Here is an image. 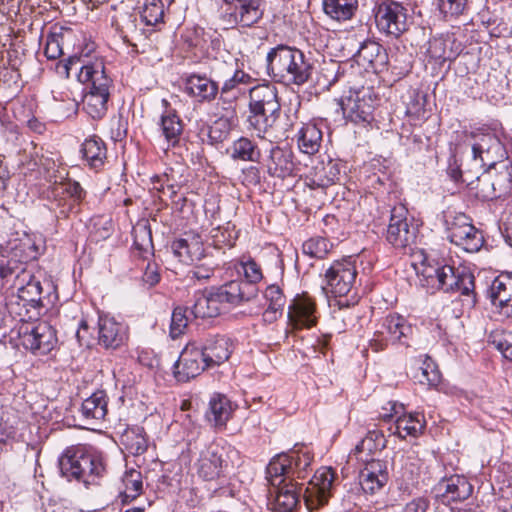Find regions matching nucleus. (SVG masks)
Wrapping results in <instances>:
<instances>
[{"label":"nucleus","instance_id":"nucleus-43","mask_svg":"<svg viewBox=\"0 0 512 512\" xmlns=\"http://www.w3.org/2000/svg\"><path fill=\"white\" fill-rule=\"evenodd\" d=\"M229 153L235 161L259 162L261 159V151L258 145L244 136L232 143Z\"/></svg>","mask_w":512,"mask_h":512},{"label":"nucleus","instance_id":"nucleus-30","mask_svg":"<svg viewBox=\"0 0 512 512\" xmlns=\"http://www.w3.org/2000/svg\"><path fill=\"white\" fill-rule=\"evenodd\" d=\"M386 447V439L382 431L370 430L366 436L351 450L349 458L358 462H368Z\"/></svg>","mask_w":512,"mask_h":512},{"label":"nucleus","instance_id":"nucleus-64","mask_svg":"<svg viewBox=\"0 0 512 512\" xmlns=\"http://www.w3.org/2000/svg\"><path fill=\"white\" fill-rule=\"evenodd\" d=\"M166 184L160 177L156 178L154 189L162 192L164 195L168 194L170 198H173L178 191V186L174 183H169V179H166Z\"/></svg>","mask_w":512,"mask_h":512},{"label":"nucleus","instance_id":"nucleus-46","mask_svg":"<svg viewBox=\"0 0 512 512\" xmlns=\"http://www.w3.org/2000/svg\"><path fill=\"white\" fill-rule=\"evenodd\" d=\"M72 36V30L60 27L59 31H53L46 37L44 54L48 59H57L63 54V45Z\"/></svg>","mask_w":512,"mask_h":512},{"label":"nucleus","instance_id":"nucleus-61","mask_svg":"<svg viewBox=\"0 0 512 512\" xmlns=\"http://www.w3.org/2000/svg\"><path fill=\"white\" fill-rule=\"evenodd\" d=\"M210 234L211 238L213 239V244L218 248H221L224 245H233L230 239L231 235L226 229L216 227L211 230Z\"/></svg>","mask_w":512,"mask_h":512},{"label":"nucleus","instance_id":"nucleus-55","mask_svg":"<svg viewBox=\"0 0 512 512\" xmlns=\"http://www.w3.org/2000/svg\"><path fill=\"white\" fill-rule=\"evenodd\" d=\"M364 464V469L369 471L367 475L378 476L377 481L379 483H387L389 479L387 463L381 459L375 458L372 460H368V462H362Z\"/></svg>","mask_w":512,"mask_h":512},{"label":"nucleus","instance_id":"nucleus-52","mask_svg":"<svg viewBox=\"0 0 512 512\" xmlns=\"http://www.w3.org/2000/svg\"><path fill=\"white\" fill-rule=\"evenodd\" d=\"M187 308L176 307L173 310L170 325V335L173 339L182 335L188 325Z\"/></svg>","mask_w":512,"mask_h":512},{"label":"nucleus","instance_id":"nucleus-3","mask_svg":"<svg viewBox=\"0 0 512 512\" xmlns=\"http://www.w3.org/2000/svg\"><path fill=\"white\" fill-rule=\"evenodd\" d=\"M248 109V129L253 130L259 138H264L280 118L281 104L277 88L272 84L251 88Z\"/></svg>","mask_w":512,"mask_h":512},{"label":"nucleus","instance_id":"nucleus-42","mask_svg":"<svg viewBox=\"0 0 512 512\" xmlns=\"http://www.w3.org/2000/svg\"><path fill=\"white\" fill-rule=\"evenodd\" d=\"M121 443L134 456L144 454L149 445L144 428L139 426L127 428L121 436Z\"/></svg>","mask_w":512,"mask_h":512},{"label":"nucleus","instance_id":"nucleus-32","mask_svg":"<svg viewBox=\"0 0 512 512\" xmlns=\"http://www.w3.org/2000/svg\"><path fill=\"white\" fill-rule=\"evenodd\" d=\"M108 397L103 390L94 392L91 396L84 399L80 408V418L86 424H96L105 419L108 412Z\"/></svg>","mask_w":512,"mask_h":512},{"label":"nucleus","instance_id":"nucleus-26","mask_svg":"<svg viewBox=\"0 0 512 512\" xmlns=\"http://www.w3.org/2000/svg\"><path fill=\"white\" fill-rule=\"evenodd\" d=\"M200 348L208 363V368H214L220 366L230 358L234 350V345L229 337L214 335L208 337Z\"/></svg>","mask_w":512,"mask_h":512},{"label":"nucleus","instance_id":"nucleus-2","mask_svg":"<svg viewBox=\"0 0 512 512\" xmlns=\"http://www.w3.org/2000/svg\"><path fill=\"white\" fill-rule=\"evenodd\" d=\"M266 68L274 81L297 86L307 83L314 69L303 51L286 44H278L267 52Z\"/></svg>","mask_w":512,"mask_h":512},{"label":"nucleus","instance_id":"nucleus-31","mask_svg":"<svg viewBox=\"0 0 512 512\" xmlns=\"http://www.w3.org/2000/svg\"><path fill=\"white\" fill-rule=\"evenodd\" d=\"M341 175V166L338 161L328 159L320 161L314 166L311 175L307 178V185L311 189L327 188L335 184Z\"/></svg>","mask_w":512,"mask_h":512},{"label":"nucleus","instance_id":"nucleus-22","mask_svg":"<svg viewBox=\"0 0 512 512\" xmlns=\"http://www.w3.org/2000/svg\"><path fill=\"white\" fill-rule=\"evenodd\" d=\"M334 480L335 473L331 468L323 467L315 473L304 494L305 504L310 511L328 503Z\"/></svg>","mask_w":512,"mask_h":512},{"label":"nucleus","instance_id":"nucleus-60","mask_svg":"<svg viewBox=\"0 0 512 512\" xmlns=\"http://www.w3.org/2000/svg\"><path fill=\"white\" fill-rule=\"evenodd\" d=\"M81 62V59L77 55L70 56L66 61H60L56 65V73L63 78H69L71 70L75 69L80 71V67H77Z\"/></svg>","mask_w":512,"mask_h":512},{"label":"nucleus","instance_id":"nucleus-18","mask_svg":"<svg viewBox=\"0 0 512 512\" xmlns=\"http://www.w3.org/2000/svg\"><path fill=\"white\" fill-rule=\"evenodd\" d=\"M357 270L351 258L334 261L325 273L328 292L334 297L347 295L356 280Z\"/></svg>","mask_w":512,"mask_h":512},{"label":"nucleus","instance_id":"nucleus-57","mask_svg":"<svg viewBox=\"0 0 512 512\" xmlns=\"http://www.w3.org/2000/svg\"><path fill=\"white\" fill-rule=\"evenodd\" d=\"M241 266L246 279L245 281L240 280L242 283H250L255 286L263 278L261 268L255 260L249 258L246 261H242Z\"/></svg>","mask_w":512,"mask_h":512},{"label":"nucleus","instance_id":"nucleus-17","mask_svg":"<svg viewBox=\"0 0 512 512\" xmlns=\"http://www.w3.org/2000/svg\"><path fill=\"white\" fill-rule=\"evenodd\" d=\"M84 197L85 191L78 182L71 180L61 182L52 190L50 210L58 219L68 218Z\"/></svg>","mask_w":512,"mask_h":512},{"label":"nucleus","instance_id":"nucleus-63","mask_svg":"<svg viewBox=\"0 0 512 512\" xmlns=\"http://www.w3.org/2000/svg\"><path fill=\"white\" fill-rule=\"evenodd\" d=\"M143 282L150 287L156 285L160 281L159 267L156 263H148L143 274Z\"/></svg>","mask_w":512,"mask_h":512},{"label":"nucleus","instance_id":"nucleus-10","mask_svg":"<svg viewBox=\"0 0 512 512\" xmlns=\"http://www.w3.org/2000/svg\"><path fill=\"white\" fill-rule=\"evenodd\" d=\"M312 456L308 452L300 453L293 450L289 454L274 457L266 468V479L273 484H281L288 479L304 478L311 465Z\"/></svg>","mask_w":512,"mask_h":512},{"label":"nucleus","instance_id":"nucleus-51","mask_svg":"<svg viewBox=\"0 0 512 512\" xmlns=\"http://www.w3.org/2000/svg\"><path fill=\"white\" fill-rule=\"evenodd\" d=\"M332 244L328 239L316 236L306 240L302 245V251L305 255L316 258L323 259L330 251Z\"/></svg>","mask_w":512,"mask_h":512},{"label":"nucleus","instance_id":"nucleus-8","mask_svg":"<svg viewBox=\"0 0 512 512\" xmlns=\"http://www.w3.org/2000/svg\"><path fill=\"white\" fill-rule=\"evenodd\" d=\"M378 97L372 87H361L349 90L339 101L346 119L355 124H369L374 119V110L378 105Z\"/></svg>","mask_w":512,"mask_h":512},{"label":"nucleus","instance_id":"nucleus-20","mask_svg":"<svg viewBox=\"0 0 512 512\" xmlns=\"http://www.w3.org/2000/svg\"><path fill=\"white\" fill-rule=\"evenodd\" d=\"M174 377L179 382H187L209 369L205 356L196 342L188 343L174 364Z\"/></svg>","mask_w":512,"mask_h":512},{"label":"nucleus","instance_id":"nucleus-24","mask_svg":"<svg viewBox=\"0 0 512 512\" xmlns=\"http://www.w3.org/2000/svg\"><path fill=\"white\" fill-rule=\"evenodd\" d=\"M268 505L277 512H291L298 504L300 491L293 479L285 477L281 484H273L268 481Z\"/></svg>","mask_w":512,"mask_h":512},{"label":"nucleus","instance_id":"nucleus-5","mask_svg":"<svg viewBox=\"0 0 512 512\" xmlns=\"http://www.w3.org/2000/svg\"><path fill=\"white\" fill-rule=\"evenodd\" d=\"M30 279L25 282H18L17 295L13 296L7 303V309L24 320L40 315V310L52 304V293L54 286L49 281L42 283L30 271Z\"/></svg>","mask_w":512,"mask_h":512},{"label":"nucleus","instance_id":"nucleus-50","mask_svg":"<svg viewBox=\"0 0 512 512\" xmlns=\"http://www.w3.org/2000/svg\"><path fill=\"white\" fill-rule=\"evenodd\" d=\"M471 0H435L440 14L445 19H454L466 13Z\"/></svg>","mask_w":512,"mask_h":512},{"label":"nucleus","instance_id":"nucleus-1","mask_svg":"<svg viewBox=\"0 0 512 512\" xmlns=\"http://www.w3.org/2000/svg\"><path fill=\"white\" fill-rule=\"evenodd\" d=\"M413 267L418 285L427 293L434 294L438 290L445 293H459L464 297V305L468 307L475 305V278L466 268L430 263L426 257L420 263L413 264Z\"/></svg>","mask_w":512,"mask_h":512},{"label":"nucleus","instance_id":"nucleus-59","mask_svg":"<svg viewBox=\"0 0 512 512\" xmlns=\"http://www.w3.org/2000/svg\"><path fill=\"white\" fill-rule=\"evenodd\" d=\"M134 245L139 250H148L152 246V236L147 226L134 228Z\"/></svg>","mask_w":512,"mask_h":512},{"label":"nucleus","instance_id":"nucleus-33","mask_svg":"<svg viewBox=\"0 0 512 512\" xmlns=\"http://www.w3.org/2000/svg\"><path fill=\"white\" fill-rule=\"evenodd\" d=\"M98 326L99 343L106 348L116 349L122 345L127 338V327L117 322L114 318L100 316Z\"/></svg>","mask_w":512,"mask_h":512},{"label":"nucleus","instance_id":"nucleus-13","mask_svg":"<svg viewBox=\"0 0 512 512\" xmlns=\"http://www.w3.org/2000/svg\"><path fill=\"white\" fill-rule=\"evenodd\" d=\"M412 335L413 327L407 323L404 317L390 314L378 323L371 345L375 350H382L389 343L409 347Z\"/></svg>","mask_w":512,"mask_h":512},{"label":"nucleus","instance_id":"nucleus-47","mask_svg":"<svg viewBox=\"0 0 512 512\" xmlns=\"http://www.w3.org/2000/svg\"><path fill=\"white\" fill-rule=\"evenodd\" d=\"M487 342L493 345L508 360L512 361V332L494 329L487 335Z\"/></svg>","mask_w":512,"mask_h":512},{"label":"nucleus","instance_id":"nucleus-35","mask_svg":"<svg viewBox=\"0 0 512 512\" xmlns=\"http://www.w3.org/2000/svg\"><path fill=\"white\" fill-rule=\"evenodd\" d=\"M162 105L166 110L160 118V130L168 147H175L180 142L184 125L177 112L169 108V102L166 99L162 100Z\"/></svg>","mask_w":512,"mask_h":512},{"label":"nucleus","instance_id":"nucleus-29","mask_svg":"<svg viewBox=\"0 0 512 512\" xmlns=\"http://www.w3.org/2000/svg\"><path fill=\"white\" fill-rule=\"evenodd\" d=\"M265 166L271 177L285 179L292 176L295 169L292 151L280 146H273L265 160Z\"/></svg>","mask_w":512,"mask_h":512},{"label":"nucleus","instance_id":"nucleus-45","mask_svg":"<svg viewBox=\"0 0 512 512\" xmlns=\"http://www.w3.org/2000/svg\"><path fill=\"white\" fill-rule=\"evenodd\" d=\"M357 7L358 0H323L324 12L337 21L351 19Z\"/></svg>","mask_w":512,"mask_h":512},{"label":"nucleus","instance_id":"nucleus-37","mask_svg":"<svg viewBox=\"0 0 512 512\" xmlns=\"http://www.w3.org/2000/svg\"><path fill=\"white\" fill-rule=\"evenodd\" d=\"M193 301L190 313L195 318H213L222 314L212 288L197 291L193 296Z\"/></svg>","mask_w":512,"mask_h":512},{"label":"nucleus","instance_id":"nucleus-56","mask_svg":"<svg viewBox=\"0 0 512 512\" xmlns=\"http://www.w3.org/2000/svg\"><path fill=\"white\" fill-rule=\"evenodd\" d=\"M264 295L267 301H269V310L277 312L283 309L285 298L278 285H269L266 288Z\"/></svg>","mask_w":512,"mask_h":512},{"label":"nucleus","instance_id":"nucleus-28","mask_svg":"<svg viewBox=\"0 0 512 512\" xmlns=\"http://www.w3.org/2000/svg\"><path fill=\"white\" fill-rule=\"evenodd\" d=\"M462 51V44L453 34L441 35L428 43L427 55L430 59L443 64L455 60Z\"/></svg>","mask_w":512,"mask_h":512},{"label":"nucleus","instance_id":"nucleus-39","mask_svg":"<svg viewBox=\"0 0 512 512\" xmlns=\"http://www.w3.org/2000/svg\"><path fill=\"white\" fill-rule=\"evenodd\" d=\"M490 298L493 305L500 308L501 313L512 317V279L496 278L490 288Z\"/></svg>","mask_w":512,"mask_h":512},{"label":"nucleus","instance_id":"nucleus-4","mask_svg":"<svg viewBox=\"0 0 512 512\" xmlns=\"http://www.w3.org/2000/svg\"><path fill=\"white\" fill-rule=\"evenodd\" d=\"M81 83L89 84L88 91L83 97V109L93 119H101L108 110L112 80L105 72L102 61L83 64L77 73Z\"/></svg>","mask_w":512,"mask_h":512},{"label":"nucleus","instance_id":"nucleus-62","mask_svg":"<svg viewBox=\"0 0 512 512\" xmlns=\"http://www.w3.org/2000/svg\"><path fill=\"white\" fill-rule=\"evenodd\" d=\"M404 411V406L395 401H389L386 406L382 407L379 417L384 421L390 420L392 417H398Z\"/></svg>","mask_w":512,"mask_h":512},{"label":"nucleus","instance_id":"nucleus-25","mask_svg":"<svg viewBox=\"0 0 512 512\" xmlns=\"http://www.w3.org/2000/svg\"><path fill=\"white\" fill-rule=\"evenodd\" d=\"M315 302L306 294L297 295L288 308V320L293 328H311L317 323Z\"/></svg>","mask_w":512,"mask_h":512},{"label":"nucleus","instance_id":"nucleus-44","mask_svg":"<svg viewBox=\"0 0 512 512\" xmlns=\"http://www.w3.org/2000/svg\"><path fill=\"white\" fill-rule=\"evenodd\" d=\"M321 141L322 132L315 124H306L298 132V147L305 154L318 152Z\"/></svg>","mask_w":512,"mask_h":512},{"label":"nucleus","instance_id":"nucleus-41","mask_svg":"<svg viewBox=\"0 0 512 512\" xmlns=\"http://www.w3.org/2000/svg\"><path fill=\"white\" fill-rule=\"evenodd\" d=\"M425 429V419L420 413H401L395 421V434L405 439L407 436L417 437Z\"/></svg>","mask_w":512,"mask_h":512},{"label":"nucleus","instance_id":"nucleus-6","mask_svg":"<svg viewBox=\"0 0 512 512\" xmlns=\"http://www.w3.org/2000/svg\"><path fill=\"white\" fill-rule=\"evenodd\" d=\"M58 462L62 476L69 481L82 482L86 488L97 485L105 472L101 458L88 453L81 446L67 448Z\"/></svg>","mask_w":512,"mask_h":512},{"label":"nucleus","instance_id":"nucleus-23","mask_svg":"<svg viewBox=\"0 0 512 512\" xmlns=\"http://www.w3.org/2000/svg\"><path fill=\"white\" fill-rule=\"evenodd\" d=\"M433 492L443 503L462 502L473 493V485L464 475L454 474L441 478Z\"/></svg>","mask_w":512,"mask_h":512},{"label":"nucleus","instance_id":"nucleus-12","mask_svg":"<svg viewBox=\"0 0 512 512\" xmlns=\"http://www.w3.org/2000/svg\"><path fill=\"white\" fill-rule=\"evenodd\" d=\"M471 137L473 160L481 166L492 168L507 157L506 148L493 129L479 128L471 133Z\"/></svg>","mask_w":512,"mask_h":512},{"label":"nucleus","instance_id":"nucleus-11","mask_svg":"<svg viewBox=\"0 0 512 512\" xmlns=\"http://www.w3.org/2000/svg\"><path fill=\"white\" fill-rule=\"evenodd\" d=\"M226 8L220 15L224 28H251L264 15V0H223Z\"/></svg>","mask_w":512,"mask_h":512},{"label":"nucleus","instance_id":"nucleus-34","mask_svg":"<svg viewBox=\"0 0 512 512\" xmlns=\"http://www.w3.org/2000/svg\"><path fill=\"white\" fill-rule=\"evenodd\" d=\"M357 62L365 69H372L375 72H381L387 62L388 55L385 49L377 42H364L357 52Z\"/></svg>","mask_w":512,"mask_h":512},{"label":"nucleus","instance_id":"nucleus-16","mask_svg":"<svg viewBox=\"0 0 512 512\" xmlns=\"http://www.w3.org/2000/svg\"><path fill=\"white\" fill-rule=\"evenodd\" d=\"M19 337L23 347L34 355H46L57 344L55 329L45 321L21 326Z\"/></svg>","mask_w":512,"mask_h":512},{"label":"nucleus","instance_id":"nucleus-49","mask_svg":"<svg viewBox=\"0 0 512 512\" xmlns=\"http://www.w3.org/2000/svg\"><path fill=\"white\" fill-rule=\"evenodd\" d=\"M122 483L124 485L122 494L125 499L133 500L142 493L143 482L140 471L136 469L127 470L122 477Z\"/></svg>","mask_w":512,"mask_h":512},{"label":"nucleus","instance_id":"nucleus-54","mask_svg":"<svg viewBox=\"0 0 512 512\" xmlns=\"http://www.w3.org/2000/svg\"><path fill=\"white\" fill-rule=\"evenodd\" d=\"M116 29L124 39L138 32L137 16L132 13H124L116 21Z\"/></svg>","mask_w":512,"mask_h":512},{"label":"nucleus","instance_id":"nucleus-36","mask_svg":"<svg viewBox=\"0 0 512 512\" xmlns=\"http://www.w3.org/2000/svg\"><path fill=\"white\" fill-rule=\"evenodd\" d=\"M173 254L185 264H195L205 258L204 245L199 237L181 238L171 245Z\"/></svg>","mask_w":512,"mask_h":512},{"label":"nucleus","instance_id":"nucleus-53","mask_svg":"<svg viewBox=\"0 0 512 512\" xmlns=\"http://www.w3.org/2000/svg\"><path fill=\"white\" fill-rule=\"evenodd\" d=\"M215 264L211 258L205 257V262L194 264L193 268L188 272L189 280L207 281L214 275Z\"/></svg>","mask_w":512,"mask_h":512},{"label":"nucleus","instance_id":"nucleus-14","mask_svg":"<svg viewBox=\"0 0 512 512\" xmlns=\"http://www.w3.org/2000/svg\"><path fill=\"white\" fill-rule=\"evenodd\" d=\"M195 466L197 475L204 481L221 483L226 480L229 472L225 450L216 443L209 444L200 452Z\"/></svg>","mask_w":512,"mask_h":512},{"label":"nucleus","instance_id":"nucleus-40","mask_svg":"<svg viewBox=\"0 0 512 512\" xmlns=\"http://www.w3.org/2000/svg\"><path fill=\"white\" fill-rule=\"evenodd\" d=\"M232 414L230 400L221 394L211 397L205 413L207 421L214 427H224Z\"/></svg>","mask_w":512,"mask_h":512},{"label":"nucleus","instance_id":"nucleus-9","mask_svg":"<svg viewBox=\"0 0 512 512\" xmlns=\"http://www.w3.org/2000/svg\"><path fill=\"white\" fill-rule=\"evenodd\" d=\"M447 239L466 252H477L483 245V236L464 213L448 212L445 215Z\"/></svg>","mask_w":512,"mask_h":512},{"label":"nucleus","instance_id":"nucleus-58","mask_svg":"<svg viewBox=\"0 0 512 512\" xmlns=\"http://www.w3.org/2000/svg\"><path fill=\"white\" fill-rule=\"evenodd\" d=\"M369 471L363 470L360 473V485L365 493L374 494L381 490L387 483H379L378 476L367 475Z\"/></svg>","mask_w":512,"mask_h":512},{"label":"nucleus","instance_id":"nucleus-19","mask_svg":"<svg viewBox=\"0 0 512 512\" xmlns=\"http://www.w3.org/2000/svg\"><path fill=\"white\" fill-rule=\"evenodd\" d=\"M375 22L380 31L399 37L408 29L407 10L398 2H383L376 9Z\"/></svg>","mask_w":512,"mask_h":512},{"label":"nucleus","instance_id":"nucleus-21","mask_svg":"<svg viewBox=\"0 0 512 512\" xmlns=\"http://www.w3.org/2000/svg\"><path fill=\"white\" fill-rule=\"evenodd\" d=\"M212 289L222 313H226L231 308L244 302L251 301L258 294L256 286L250 283H242L239 280H232L219 287H212Z\"/></svg>","mask_w":512,"mask_h":512},{"label":"nucleus","instance_id":"nucleus-48","mask_svg":"<svg viewBox=\"0 0 512 512\" xmlns=\"http://www.w3.org/2000/svg\"><path fill=\"white\" fill-rule=\"evenodd\" d=\"M141 19L147 26H155L163 21L164 5L162 0H143Z\"/></svg>","mask_w":512,"mask_h":512},{"label":"nucleus","instance_id":"nucleus-27","mask_svg":"<svg viewBox=\"0 0 512 512\" xmlns=\"http://www.w3.org/2000/svg\"><path fill=\"white\" fill-rule=\"evenodd\" d=\"M185 93L199 103H210L219 94V86L204 74H191L185 80Z\"/></svg>","mask_w":512,"mask_h":512},{"label":"nucleus","instance_id":"nucleus-38","mask_svg":"<svg viewBox=\"0 0 512 512\" xmlns=\"http://www.w3.org/2000/svg\"><path fill=\"white\" fill-rule=\"evenodd\" d=\"M81 153L86 164L93 170H100L107 159V148L104 141L93 135L82 143Z\"/></svg>","mask_w":512,"mask_h":512},{"label":"nucleus","instance_id":"nucleus-15","mask_svg":"<svg viewBox=\"0 0 512 512\" xmlns=\"http://www.w3.org/2000/svg\"><path fill=\"white\" fill-rule=\"evenodd\" d=\"M417 226L409 218L408 209L396 205L391 209L389 224L386 230V240L395 248L404 249L415 243Z\"/></svg>","mask_w":512,"mask_h":512},{"label":"nucleus","instance_id":"nucleus-7","mask_svg":"<svg viewBox=\"0 0 512 512\" xmlns=\"http://www.w3.org/2000/svg\"><path fill=\"white\" fill-rule=\"evenodd\" d=\"M36 252L29 239L9 241L0 252V279L3 285L14 287L18 282L30 278L27 262L34 259Z\"/></svg>","mask_w":512,"mask_h":512}]
</instances>
